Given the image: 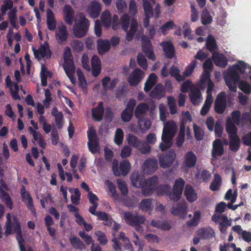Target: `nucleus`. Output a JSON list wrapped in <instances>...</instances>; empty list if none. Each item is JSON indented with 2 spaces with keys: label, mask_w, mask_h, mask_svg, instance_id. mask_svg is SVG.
Wrapping results in <instances>:
<instances>
[{
  "label": "nucleus",
  "mask_w": 251,
  "mask_h": 251,
  "mask_svg": "<svg viewBox=\"0 0 251 251\" xmlns=\"http://www.w3.org/2000/svg\"><path fill=\"white\" fill-rule=\"evenodd\" d=\"M180 70L177 67L172 65L170 68L169 74L172 77H174L177 81L180 82L184 80V77L180 75Z\"/></svg>",
  "instance_id": "nucleus-45"
},
{
  "label": "nucleus",
  "mask_w": 251,
  "mask_h": 251,
  "mask_svg": "<svg viewBox=\"0 0 251 251\" xmlns=\"http://www.w3.org/2000/svg\"><path fill=\"white\" fill-rule=\"evenodd\" d=\"M144 166L148 170V172L152 173L158 168L157 160L155 158L147 159L144 163Z\"/></svg>",
  "instance_id": "nucleus-32"
},
{
  "label": "nucleus",
  "mask_w": 251,
  "mask_h": 251,
  "mask_svg": "<svg viewBox=\"0 0 251 251\" xmlns=\"http://www.w3.org/2000/svg\"><path fill=\"white\" fill-rule=\"evenodd\" d=\"M137 203V199L135 197L132 196L131 198L126 197L123 201V205L128 207L133 208L136 206Z\"/></svg>",
  "instance_id": "nucleus-53"
},
{
  "label": "nucleus",
  "mask_w": 251,
  "mask_h": 251,
  "mask_svg": "<svg viewBox=\"0 0 251 251\" xmlns=\"http://www.w3.org/2000/svg\"><path fill=\"white\" fill-rule=\"evenodd\" d=\"M137 149L143 154L149 153L151 150V146L144 140L141 142L140 146Z\"/></svg>",
  "instance_id": "nucleus-52"
},
{
  "label": "nucleus",
  "mask_w": 251,
  "mask_h": 251,
  "mask_svg": "<svg viewBox=\"0 0 251 251\" xmlns=\"http://www.w3.org/2000/svg\"><path fill=\"white\" fill-rule=\"evenodd\" d=\"M89 25V21L83 14L80 13L79 20L73 26V33L75 37L82 38L88 32Z\"/></svg>",
  "instance_id": "nucleus-3"
},
{
  "label": "nucleus",
  "mask_w": 251,
  "mask_h": 251,
  "mask_svg": "<svg viewBox=\"0 0 251 251\" xmlns=\"http://www.w3.org/2000/svg\"><path fill=\"white\" fill-rule=\"evenodd\" d=\"M187 204L185 201H179L176 206L172 207L171 213L175 216H178L181 219H184L186 218L187 214Z\"/></svg>",
  "instance_id": "nucleus-12"
},
{
  "label": "nucleus",
  "mask_w": 251,
  "mask_h": 251,
  "mask_svg": "<svg viewBox=\"0 0 251 251\" xmlns=\"http://www.w3.org/2000/svg\"><path fill=\"white\" fill-rule=\"evenodd\" d=\"M100 19L103 25L105 27H109L111 25L112 17L109 10H105L102 12Z\"/></svg>",
  "instance_id": "nucleus-41"
},
{
  "label": "nucleus",
  "mask_w": 251,
  "mask_h": 251,
  "mask_svg": "<svg viewBox=\"0 0 251 251\" xmlns=\"http://www.w3.org/2000/svg\"><path fill=\"white\" fill-rule=\"evenodd\" d=\"M153 200L151 199H145L141 201L138 204V208L144 212H149L152 210L153 205L152 204Z\"/></svg>",
  "instance_id": "nucleus-26"
},
{
  "label": "nucleus",
  "mask_w": 251,
  "mask_h": 251,
  "mask_svg": "<svg viewBox=\"0 0 251 251\" xmlns=\"http://www.w3.org/2000/svg\"><path fill=\"white\" fill-rule=\"evenodd\" d=\"M69 192L71 193H74L71 197V201L75 205H78L80 200L81 194L78 188H69Z\"/></svg>",
  "instance_id": "nucleus-48"
},
{
  "label": "nucleus",
  "mask_w": 251,
  "mask_h": 251,
  "mask_svg": "<svg viewBox=\"0 0 251 251\" xmlns=\"http://www.w3.org/2000/svg\"><path fill=\"white\" fill-rule=\"evenodd\" d=\"M185 136V126L182 122L180 125V129L176 139V144L178 147H181L184 143Z\"/></svg>",
  "instance_id": "nucleus-34"
},
{
  "label": "nucleus",
  "mask_w": 251,
  "mask_h": 251,
  "mask_svg": "<svg viewBox=\"0 0 251 251\" xmlns=\"http://www.w3.org/2000/svg\"><path fill=\"white\" fill-rule=\"evenodd\" d=\"M206 49L211 52H216L215 50H218V46L214 37L211 34L208 35L206 42Z\"/></svg>",
  "instance_id": "nucleus-37"
},
{
  "label": "nucleus",
  "mask_w": 251,
  "mask_h": 251,
  "mask_svg": "<svg viewBox=\"0 0 251 251\" xmlns=\"http://www.w3.org/2000/svg\"><path fill=\"white\" fill-rule=\"evenodd\" d=\"M229 149L234 152H236L238 151L240 148V139L238 135L231 136L229 137Z\"/></svg>",
  "instance_id": "nucleus-40"
},
{
  "label": "nucleus",
  "mask_w": 251,
  "mask_h": 251,
  "mask_svg": "<svg viewBox=\"0 0 251 251\" xmlns=\"http://www.w3.org/2000/svg\"><path fill=\"white\" fill-rule=\"evenodd\" d=\"M95 234L97 236L98 240L101 245L104 246L107 244V239L104 232L100 230H97L95 232Z\"/></svg>",
  "instance_id": "nucleus-63"
},
{
  "label": "nucleus",
  "mask_w": 251,
  "mask_h": 251,
  "mask_svg": "<svg viewBox=\"0 0 251 251\" xmlns=\"http://www.w3.org/2000/svg\"><path fill=\"white\" fill-rule=\"evenodd\" d=\"M171 190V186L168 184H161L155 188V192L158 196H168Z\"/></svg>",
  "instance_id": "nucleus-47"
},
{
  "label": "nucleus",
  "mask_w": 251,
  "mask_h": 251,
  "mask_svg": "<svg viewBox=\"0 0 251 251\" xmlns=\"http://www.w3.org/2000/svg\"><path fill=\"white\" fill-rule=\"evenodd\" d=\"M95 213L93 214L94 216L98 217V219L103 221L108 222V223L105 224V225L110 226L112 224V220L110 216L106 212L104 211L97 212L96 209H94Z\"/></svg>",
  "instance_id": "nucleus-43"
},
{
  "label": "nucleus",
  "mask_w": 251,
  "mask_h": 251,
  "mask_svg": "<svg viewBox=\"0 0 251 251\" xmlns=\"http://www.w3.org/2000/svg\"><path fill=\"white\" fill-rule=\"evenodd\" d=\"M189 97L194 105H198L202 100L201 94L199 89L192 90L189 94Z\"/></svg>",
  "instance_id": "nucleus-39"
},
{
  "label": "nucleus",
  "mask_w": 251,
  "mask_h": 251,
  "mask_svg": "<svg viewBox=\"0 0 251 251\" xmlns=\"http://www.w3.org/2000/svg\"><path fill=\"white\" fill-rule=\"evenodd\" d=\"M14 215L13 216V218ZM16 218H17L16 216H15ZM6 222L5 223L4 228H5L4 234L6 236H8L13 233V232L15 233L14 231L13 224H14V220L13 219V223H12L11 217L10 213H7L6 215ZM18 219V218H17ZM18 220V219H17ZM19 221V220H18ZM19 222V221H18Z\"/></svg>",
  "instance_id": "nucleus-25"
},
{
  "label": "nucleus",
  "mask_w": 251,
  "mask_h": 251,
  "mask_svg": "<svg viewBox=\"0 0 251 251\" xmlns=\"http://www.w3.org/2000/svg\"><path fill=\"white\" fill-rule=\"evenodd\" d=\"M104 109L103 106V102L100 101L98 105L92 109L91 113L93 119L97 122H100L102 120Z\"/></svg>",
  "instance_id": "nucleus-17"
},
{
  "label": "nucleus",
  "mask_w": 251,
  "mask_h": 251,
  "mask_svg": "<svg viewBox=\"0 0 251 251\" xmlns=\"http://www.w3.org/2000/svg\"><path fill=\"white\" fill-rule=\"evenodd\" d=\"M88 198L90 202L92 204V206L89 207L88 211L91 214H94V209H96L99 205V203L97 202L99 200L98 197L91 191L88 193Z\"/></svg>",
  "instance_id": "nucleus-29"
},
{
  "label": "nucleus",
  "mask_w": 251,
  "mask_h": 251,
  "mask_svg": "<svg viewBox=\"0 0 251 251\" xmlns=\"http://www.w3.org/2000/svg\"><path fill=\"white\" fill-rule=\"evenodd\" d=\"M56 38L59 43L66 41L68 38V31L65 25H63L58 27V31H56Z\"/></svg>",
  "instance_id": "nucleus-27"
},
{
  "label": "nucleus",
  "mask_w": 251,
  "mask_h": 251,
  "mask_svg": "<svg viewBox=\"0 0 251 251\" xmlns=\"http://www.w3.org/2000/svg\"><path fill=\"white\" fill-rule=\"evenodd\" d=\"M110 42L107 39H98L97 40V49L98 53L102 55L110 49Z\"/></svg>",
  "instance_id": "nucleus-21"
},
{
  "label": "nucleus",
  "mask_w": 251,
  "mask_h": 251,
  "mask_svg": "<svg viewBox=\"0 0 251 251\" xmlns=\"http://www.w3.org/2000/svg\"><path fill=\"white\" fill-rule=\"evenodd\" d=\"M226 131L228 134V137L237 135V128L228 118L227 120L226 127Z\"/></svg>",
  "instance_id": "nucleus-42"
},
{
  "label": "nucleus",
  "mask_w": 251,
  "mask_h": 251,
  "mask_svg": "<svg viewBox=\"0 0 251 251\" xmlns=\"http://www.w3.org/2000/svg\"><path fill=\"white\" fill-rule=\"evenodd\" d=\"M176 158V152L172 149L168 151L161 154L158 157L160 167L163 169L170 167L174 163Z\"/></svg>",
  "instance_id": "nucleus-5"
},
{
  "label": "nucleus",
  "mask_w": 251,
  "mask_h": 251,
  "mask_svg": "<svg viewBox=\"0 0 251 251\" xmlns=\"http://www.w3.org/2000/svg\"><path fill=\"white\" fill-rule=\"evenodd\" d=\"M64 65L63 68L67 76L72 83H74L75 67L73 55L69 47L65 48L64 52Z\"/></svg>",
  "instance_id": "nucleus-2"
},
{
  "label": "nucleus",
  "mask_w": 251,
  "mask_h": 251,
  "mask_svg": "<svg viewBox=\"0 0 251 251\" xmlns=\"http://www.w3.org/2000/svg\"><path fill=\"white\" fill-rule=\"evenodd\" d=\"M130 23V18L128 14H124L120 18V24L122 25V29L127 31L129 27Z\"/></svg>",
  "instance_id": "nucleus-54"
},
{
  "label": "nucleus",
  "mask_w": 251,
  "mask_h": 251,
  "mask_svg": "<svg viewBox=\"0 0 251 251\" xmlns=\"http://www.w3.org/2000/svg\"><path fill=\"white\" fill-rule=\"evenodd\" d=\"M185 196L189 202H193L197 199V194L191 185H186L184 191Z\"/></svg>",
  "instance_id": "nucleus-38"
},
{
  "label": "nucleus",
  "mask_w": 251,
  "mask_h": 251,
  "mask_svg": "<svg viewBox=\"0 0 251 251\" xmlns=\"http://www.w3.org/2000/svg\"><path fill=\"white\" fill-rule=\"evenodd\" d=\"M177 129V126L174 121H168L163 127L161 138L166 139V140L168 139L172 140Z\"/></svg>",
  "instance_id": "nucleus-7"
},
{
  "label": "nucleus",
  "mask_w": 251,
  "mask_h": 251,
  "mask_svg": "<svg viewBox=\"0 0 251 251\" xmlns=\"http://www.w3.org/2000/svg\"><path fill=\"white\" fill-rule=\"evenodd\" d=\"M157 78V76L154 73L151 74L145 83L144 90L145 92L150 91L156 83Z\"/></svg>",
  "instance_id": "nucleus-33"
},
{
  "label": "nucleus",
  "mask_w": 251,
  "mask_h": 251,
  "mask_svg": "<svg viewBox=\"0 0 251 251\" xmlns=\"http://www.w3.org/2000/svg\"><path fill=\"white\" fill-rule=\"evenodd\" d=\"M145 16L153 17V9L148 0H142Z\"/></svg>",
  "instance_id": "nucleus-46"
},
{
  "label": "nucleus",
  "mask_w": 251,
  "mask_h": 251,
  "mask_svg": "<svg viewBox=\"0 0 251 251\" xmlns=\"http://www.w3.org/2000/svg\"><path fill=\"white\" fill-rule=\"evenodd\" d=\"M117 183L122 195L123 196L126 195L128 191L126 182L121 179H117Z\"/></svg>",
  "instance_id": "nucleus-57"
},
{
  "label": "nucleus",
  "mask_w": 251,
  "mask_h": 251,
  "mask_svg": "<svg viewBox=\"0 0 251 251\" xmlns=\"http://www.w3.org/2000/svg\"><path fill=\"white\" fill-rule=\"evenodd\" d=\"M127 140L129 145H132L136 149L140 146V144L142 141L137 137L131 134L128 135Z\"/></svg>",
  "instance_id": "nucleus-58"
},
{
  "label": "nucleus",
  "mask_w": 251,
  "mask_h": 251,
  "mask_svg": "<svg viewBox=\"0 0 251 251\" xmlns=\"http://www.w3.org/2000/svg\"><path fill=\"white\" fill-rule=\"evenodd\" d=\"M64 20L68 25H72L75 20V11L69 4H66L63 9Z\"/></svg>",
  "instance_id": "nucleus-15"
},
{
  "label": "nucleus",
  "mask_w": 251,
  "mask_h": 251,
  "mask_svg": "<svg viewBox=\"0 0 251 251\" xmlns=\"http://www.w3.org/2000/svg\"><path fill=\"white\" fill-rule=\"evenodd\" d=\"M160 45L162 48L165 56L168 59H172L175 55V47L170 41L162 42Z\"/></svg>",
  "instance_id": "nucleus-14"
},
{
  "label": "nucleus",
  "mask_w": 251,
  "mask_h": 251,
  "mask_svg": "<svg viewBox=\"0 0 251 251\" xmlns=\"http://www.w3.org/2000/svg\"><path fill=\"white\" fill-rule=\"evenodd\" d=\"M137 119L138 120V125L141 130L146 131L151 127V122L149 119L142 117Z\"/></svg>",
  "instance_id": "nucleus-49"
},
{
  "label": "nucleus",
  "mask_w": 251,
  "mask_h": 251,
  "mask_svg": "<svg viewBox=\"0 0 251 251\" xmlns=\"http://www.w3.org/2000/svg\"><path fill=\"white\" fill-rule=\"evenodd\" d=\"M193 130L195 137L198 141H201L203 138V131L196 124L193 125Z\"/></svg>",
  "instance_id": "nucleus-59"
},
{
  "label": "nucleus",
  "mask_w": 251,
  "mask_h": 251,
  "mask_svg": "<svg viewBox=\"0 0 251 251\" xmlns=\"http://www.w3.org/2000/svg\"><path fill=\"white\" fill-rule=\"evenodd\" d=\"M0 199L2 201L4 202L6 207L9 210H11L13 208V203L9 194L6 192L1 191Z\"/></svg>",
  "instance_id": "nucleus-44"
},
{
  "label": "nucleus",
  "mask_w": 251,
  "mask_h": 251,
  "mask_svg": "<svg viewBox=\"0 0 251 251\" xmlns=\"http://www.w3.org/2000/svg\"><path fill=\"white\" fill-rule=\"evenodd\" d=\"M88 146L89 151L92 153H96L99 148V143L98 139L89 141L88 142Z\"/></svg>",
  "instance_id": "nucleus-61"
},
{
  "label": "nucleus",
  "mask_w": 251,
  "mask_h": 251,
  "mask_svg": "<svg viewBox=\"0 0 251 251\" xmlns=\"http://www.w3.org/2000/svg\"><path fill=\"white\" fill-rule=\"evenodd\" d=\"M224 153V144L221 139H215L212 144L211 155L213 159H217L221 156Z\"/></svg>",
  "instance_id": "nucleus-13"
},
{
  "label": "nucleus",
  "mask_w": 251,
  "mask_h": 251,
  "mask_svg": "<svg viewBox=\"0 0 251 251\" xmlns=\"http://www.w3.org/2000/svg\"><path fill=\"white\" fill-rule=\"evenodd\" d=\"M201 23L203 25H207L210 24L212 21V16L209 14L208 10L206 8L202 10L201 16Z\"/></svg>",
  "instance_id": "nucleus-50"
},
{
  "label": "nucleus",
  "mask_w": 251,
  "mask_h": 251,
  "mask_svg": "<svg viewBox=\"0 0 251 251\" xmlns=\"http://www.w3.org/2000/svg\"><path fill=\"white\" fill-rule=\"evenodd\" d=\"M222 184V179L219 174H215L214 176V178L211 182L209 189L212 191H217L219 190Z\"/></svg>",
  "instance_id": "nucleus-30"
},
{
  "label": "nucleus",
  "mask_w": 251,
  "mask_h": 251,
  "mask_svg": "<svg viewBox=\"0 0 251 251\" xmlns=\"http://www.w3.org/2000/svg\"><path fill=\"white\" fill-rule=\"evenodd\" d=\"M14 220V231L16 234V238L18 241L20 251H26L25 247L24 245L25 242L23 238L21 224L18 222L17 218L15 216L13 217Z\"/></svg>",
  "instance_id": "nucleus-8"
},
{
  "label": "nucleus",
  "mask_w": 251,
  "mask_h": 251,
  "mask_svg": "<svg viewBox=\"0 0 251 251\" xmlns=\"http://www.w3.org/2000/svg\"><path fill=\"white\" fill-rule=\"evenodd\" d=\"M47 24L50 30H54L56 27V23L54 14L51 9L47 10Z\"/></svg>",
  "instance_id": "nucleus-31"
},
{
  "label": "nucleus",
  "mask_w": 251,
  "mask_h": 251,
  "mask_svg": "<svg viewBox=\"0 0 251 251\" xmlns=\"http://www.w3.org/2000/svg\"><path fill=\"white\" fill-rule=\"evenodd\" d=\"M184 164L188 168L194 167L197 163V157L192 151H188L184 157Z\"/></svg>",
  "instance_id": "nucleus-20"
},
{
  "label": "nucleus",
  "mask_w": 251,
  "mask_h": 251,
  "mask_svg": "<svg viewBox=\"0 0 251 251\" xmlns=\"http://www.w3.org/2000/svg\"><path fill=\"white\" fill-rule=\"evenodd\" d=\"M227 107L226 94L222 91L219 93L214 102L215 111L219 114H223Z\"/></svg>",
  "instance_id": "nucleus-6"
},
{
  "label": "nucleus",
  "mask_w": 251,
  "mask_h": 251,
  "mask_svg": "<svg viewBox=\"0 0 251 251\" xmlns=\"http://www.w3.org/2000/svg\"><path fill=\"white\" fill-rule=\"evenodd\" d=\"M213 101V98L211 94H208L201 110V114L202 116H205L207 114L210 109Z\"/></svg>",
  "instance_id": "nucleus-36"
},
{
  "label": "nucleus",
  "mask_w": 251,
  "mask_h": 251,
  "mask_svg": "<svg viewBox=\"0 0 251 251\" xmlns=\"http://www.w3.org/2000/svg\"><path fill=\"white\" fill-rule=\"evenodd\" d=\"M248 70V75L251 80V66H247V64L243 61H239L236 64L229 67L227 73L224 76L226 86L228 89L233 92L237 91V84L238 88L245 94H250L251 92V86L245 80H240V73L241 74H247L246 70Z\"/></svg>",
  "instance_id": "nucleus-1"
},
{
  "label": "nucleus",
  "mask_w": 251,
  "mask_h": 251,
  "mask_svg": "<svg viewBox=\"0 0 251 251\" xmlns=\"http://www.w3.org/2000/svg\"><path fill=\"white\" fill-rule=\"evenodd\" d=\"M71 245L75 250H85L86 246L84 243L78 237L73 236L69 238Z\"/></svg>",
  "instance_id": "nucleus-35"
},
{
  "label": "nucleus",
  "mask_w": 251,
  "mask_h": 251,
  "mask_svg": "<svg viewBox=\"0 0 251 251\" xmlns=\"http://www.w3.org/2000/svg\"><path fill=\"white\" fill-rule=\"evenodd\" d=\"M133 112L127 110V109H124L121 114V118L123 121L124 122H129L133 116Z\"/></svg>",
  "instance_id": "nucleus-60"
},
{
  "label": "nucleus",
  "mask_w": 251,
  "mask_h": 251,
  "mask_svg": "<svg viewBox=\"0 0 251 251\" xmlns=\"http://www.w3.org/2000/svg\"><path fill=\"white\" fill-rule=\"evenodd\" d=\"M101 10L100 3L97 1H93L87 9V12L91 17L96 18L99 17Z\"/></svg>",
  "instance_id": "nucleus-19"
},
{
  "label": "nucleus",
  "mask_w": 251,
  "mask_h": 251,
  "mask_svg": "<svg viewBox=\"0 0 251 251\" xmlns=\"http://www.w3.org/2000/svg\"><path fill=\"white\" fill-rule=\"evenodd\" d=\"M131 166L129 162L127 160H124L120 163V169L118 165H113L112 170L115 176H119L121 175L124 176H126L130 170Z\"/></svg>",
  "instance_id": "nucleus-11"
},
{
  "label": "nucleus",
  "mask_w": 251,
  "mask_h": 251,
  "mask_svg": "<svg viewBox=\"0 0 251 251\" xmlns=\"http://www.w3.org/2000/svg\"><path fill=\"white\" fill-rule=\"evenodd\" d=\"M149 110V106L144 102H140L136 107L134 116L136 119L144 117Z\"/></svg>",
  "instance_id": "nucleus-23"
},
{
  "label": "nucleus",
  "mask_w": 251,
  "mask_h": 251,
  "mask_svg": "<svg viewBox=\"0 0 251 251\" xmlns=\"http://www.w3.org/2000/svg\"><path fill=\"white\" fill-rule=\"evenodd\" d=\"M119 81L118 78H114L111 81V78L108 76H104L101 79L103 89L107 91L108 89L113 90Z\"/></svg>",
  "instance_id": "nucleus-18"
},
{
  "label": "nucleus",
  "mask_w": 251,
  "mask_h": 251,
  "mask_svg": "<svg viewBox=\"0 0 251 251\" xmlns=\"http://www.w3.org/2000/svg\"><path fill=\"white\" fill-rule=\"evenodd\" d=\"M145 76L144 72L139 68L134 70L127 77V81L130 86H137L143 79Z\"/></svg>",
  "instance_id": "nucleus-10"
},
{
  "label": "nucleus",
  "mask_w": 251,
  "mask_h": 251,
  "mask_svg": "<svg viewBox=\"0 0 251 251\" xmlns=\"http://www.w3.org/2000/svg\"><path fill=\"white\" fill-rule=\"evenodd\" d=\"M124 217L126 224L132 226H139L146 221L144 216L132 211L125 212Z\"/></svg>",
  "instance_id": "nucleus-4"
},
{
  "label": "nucleus",
  "mask_w": 251,
  "mask_h": 251,
  "mask_svg": "<svg viewBox=\"0 0 251 251\" xmlns=\"http://www.w3.org/2000/svg\"><path fill=\"white\" fill-rule=\"evenodd\" d=\"M197 62L196 60H193L192 62L186 67L182 76L184 78L185 77H189L191 75L197 65Z\"/></svg>",
  "instance_id": "nucleus-56"
},
{
  "label": "nucleus",
  "mask_w": 251,
  "mask_h": 251,
  "mask_svg": "<svg viewBox=\"0 0 251 251\" xmlns=\"http://www.w3.org/2000/svg\"><path fill=\"white\" fill-rule=\"evenodd\" d=\"M151 225L164 231L169 230L171 228L170 223L167 220H155L151 221Z\"/></svg>",
  "instance_id": "nucleus-24"
},
{
  "label": "nucleus",
  "mask_w": 251,
  "mask_h": 251,
  "mask_svg": "<svg viewBox=\"0 0 251 251\" xmlns=\"http://www.w3.org/2000/svg\"><path fill=\"white\" fill-rule=\"evenodd\" d=\"M201 218V212L199 210L195 211L193 218L187 222V225L189 226H196L200 223Z\"/></svg>",
  "instance_id": "nucleus-51"
},
{
  "label": "nucleus",
  "mask_w": 251,
  "mask_h": 251,
  "mask_svg": "<svg viewBox=\"0 0 251 251\" xmlns=\"http://www.w3.org/2000/svg\"><path fill=\"white\" fill-rule=\"evenodd\" d=\"M127 88L126 85L119 86L116 91V98L119 100L126 96Z\"/></svg>",
  "instance_id": "nucleus-62"
},
{
  "label": "nucleus",
  "mask_w": 251,
  "mask_h": 251,
  "mask_svg": "<svg viewBox=\"0 0 251 251\" xmlns=\"http://www.w3.org/2000/svg\"><path fill=\"white\" fill-rule=\"evenodd\" d=\"M130 180L133 186L136 188H141L145 186L147 182L144 176L139 174L138 172H134L130 176Z\"/></svg>",
  "instance_id": "nucleus-16"
},
{
  "label": "nucleus",
  "mask_w": 251,
  "mask_h": 251,
  "mask_svg": "<svg viewBox=\"0 0 251 251\" xmlns=\"http://www.w3.org/2000/svg\"><path fill=\"white\" fill-rule=\"evenodd\" d=\"M124 138V132L121 128H117L116 129L114 137L115 143L120 145L122 144Z\"/></svg>",
  "instance_id": "nucleus-64"
},
{
  "label": "nucleus",
  "mask_w": 251,
  "mask_h": 251,
  "mask_svg": "<svg viewBox=\"0 0 251 251\" xmlns=\"http://www.w3.org/2000/svg\"><path fill=\"white\" fill-rule=\"evenodd\" d=\"M142 50L148 58L152 61L155 60L156 57L153 50L151 40L147 36L142 38Z\"/></svg>",
  "instance_id": "nucleus-9"
},
{
  "label": "nucleus",
  "mask_w": 251,
  "mask_h": 251,
  "mask_svg": "<svg viewBox=\"0 0 251 251\" xmlns=\"http://www.w3.org/2000/svg\"><path fill=\"white\" fill-rule=\"evenodd\" d=\"M212 57L214 64L218 67L225 68L227 64L226 58L222 54L214 52Z\"/></svg>",
  "instance_id": "nucleus-22"
},
{
  "label": "nucleus",
  "mask_w": 251,
  "mask_h": 251,
  "mask_svg": "<svg viewBox=\"0 0 251 251\" xmlns=\"http://www.w3.org/2000/svg\"><path fill=\"white\" fill-rule=\"evenodd\" d=\"M137 61L138 64L144 70H147L148 68L147 60L145 55L142 53H139L137 56Z\"/></svg>",
  "instance_id": "nucleus-55"
},
{
  "label": "nucleus",
  "mask_w": 251,
  "mask_h": 251,
  "mask_svg": "<svg viewBox=\"0 0 251 251\" xmlns=\"http://www.w3.org/2000/svg\"><path fill=\"white\" fill-rule=\"evenodd\" d=\"M165 91L163 86L161 83L157 84L151 92V96L157 100H160L164 96Z\"/></svg>",
  "instance_id": "nucleus-28"
}]
</instances>
